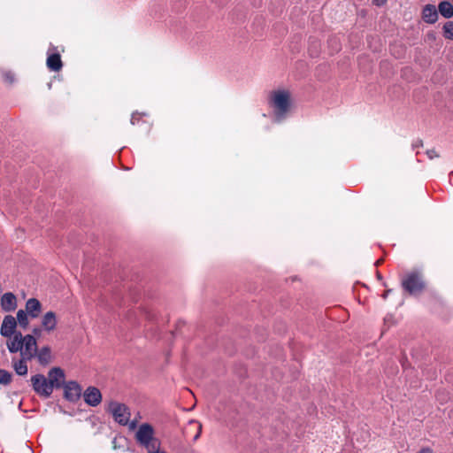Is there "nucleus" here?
I'll return each mask as SVG.
<instances>
[{"mask_svg":"<svg viewBox=\"0 0 453 453\" xmlns=\"http://www.w3.org/2000/svg\"><path fill=\"white\" fill-rule=\"evenodd\" d=\"M134 437L137 443L146 449L147 452L160 449L161 442L155 437L154 428L149 423L142 424L136 431Z\"/></svg>","mask_w":453,"mask_h":453,"instance_id":"f257e3e1","label":"nucleus"},{"mask_svg":"<svg viewBox=\"0 0 453 453\" xmlns=\"http://www.w3.org/2000/svg\"><path fill=\"white\" fill-rule=\"evenodd\" d=\"M272 104L278 121L283 119L290 108V93L287 90H278L272 94Z\"/></svg>","mask_w":453,"mask_h":453,"instance_id":"f03ea898","label":"nucleus"},{"mask_svg":"<svg viewBox=\"0 0 453 453\" xmlns=\"http://www.w3.org/2000/svg\"><path fill=\"white\" fill-rule=\"evenodd\" d=\"M34 391L41 397L49 398L53 389L49 380L42 374H36L30 379Z\"/></svg>","mask_w":453,"mask_h":453,"instance_id":"7ed1b4c3","label":"nucleus"},{"mask_svg":"<svg viewBox=\"0 0 453 453\" xmlns=\"http://www.w3.org/2000/svg\"><path fill=\"white\" fill-rule=\"evenodd\" d=\"M114 420L119 425H127L130 419V411L127 406L118 402H111L108 408Z\"/></svg>","mask_w":453,"mask_h":453,"instance_id":"20e7f679","label":"nucleus"},{"mask_svg":"<svg viewBox=\"0 0 453 453\" xmlns=\"http://www.w3.org/2000/svg\"><path fill=\"white\" fill-rule=\"evenodd\" d=\"M403 288L411 295L420 293L425 284L418 273H411L402 282Z\"/></svg>","mask_w":453,"mask_h":453,"instance_id":"39448f33","label":"nucleus"},{"mask_svg":"<svg viewBox=\"0 0 453 453\" xmlns=\"http://www.w3.org/2000/svg\"><path fill=\"white\" fill-rule=\"evenodd\" d=\"M37 342L35 336L31 334L25 335V340L23 342L20 356L25 357L26 359L32 360L34 357H35L37 354Z\"/></svg>","mask_w":453,"mask_h":453,"instance_id":"423d86ee","label":"nucleus"},{"mask_svg":"<svg viewBox=\"0 0 453 453\" xmlns=\"http://www.w3.org/2000/svg\"><path fill=\"white\" fill-rule=\"evenodd\" d=\"M64 388V396L70 402H76L81 395V387L74 380L65 382L62 387Z\"/></svg>","mask_w":453,"mask_h":453,"instance_id":"0eeeda50","label":"nucleus"},{"mask_svg":"<svg viewBox=\"0 0 453 453\" xmlns=\"http://www.w3.org/2000/svg\"><path fill=\"white\" fill-rule=\"evenodd\" d=\"M48 380L52 389L60 388L65 385V372L59 367H53L48 372Z\"/></svg>","mask_w":453,"mask_h":453,"instance_id":"6e6552de","label":"nucleus"},{"mask_svg":"<svg viewBox=\"0 0 453 453\" xmlns=\"http://www.w3.org/2000/svg\"><path fill=\"white\" fill-rule=\"evenodd\" d=\"M16 319L12 315L5 316L0 327L1 335L4 337H12L14 334H16Z\"/></svg>","mask_w":453,"mask_h":453,"instance_id":"1a4fd4ad","label":"nucleus"},{"mask_svg":"<svg viewBox=\"0 0 453 453\" xmlns=\"http://www.w3.org/2000/svg\"><path fill=\"white\" fill-rule=\"evenodd\" d=\"M84 401L87 404L96 407L102 401V394L97 388L88 387L83 394Z\"/></svg>","mask_w":453,"mask_h":453,"instance_id":"9d476101","label":"nucleus"},{"mask_svg":"<svg viewBox=\"0 0 453 453\" xmlns=\"http://www.w3.org/2000/svg\"><path fill=\"white\" fill-rule=\"evenodd\" d=\"M57 317L54 311L46 312L41 320L42 327L48 333L54 331L57 327Z\"/></svg>","mask_w":453,"mask_h":453,"instance_id":"9b49d317","label":"nucleus"},{"mask_svg":"<svg viewBox=\"0 0 453 453\" xmlns=\"http://www.w3.org/2000/svg\"><path fill=\"white\" fill-rule=\"evenodd\" d=\"M26 311L32 319H36L42 312V303L36 298H29L26 303Z\"/></svg>","mask_w":453,"mask_h":453,"instance_id":"f8f14e48","label":"nucleus"},{"mask_svg":"<svg viewBox=\"0 0 453 453\" xmlns=\"http://www.w3.org/2000/svg\"><path fill=\"white\" fill-rule=\"evenodd\" d=\"M25 336L20 332H17L12 335L10 342H7V348L11 353L21 352Z\"/></svg>","mask_w":453,"mask_h":453,"instance_id":"ddd939ff","label":"nucleus"},{"mask_svg":"<svg viewBox=\"0 0 453 453\" xmlns=\"http://www.w3.org/2000/svg\"><path fill=\"white\" fill-rule=\"evenodd\" d=\"M1 307L4 311H12L17 308V298L14 294L8 292L1 298Z\"/></svg>","mask_w":453,"mask_h":453,"instance_id":"4468645a","label":"nucleus"},{"mask_svg":"<svg viewBox=\"0 0 453 453\" xmlns=\"http://www.w3.org/2000/svg\"><path fill=\"white\" fill-rule=\"evenodd\" d=\"M422 19L425 22L434 24L438 20V11L433 4H426L422 11Z\"/></svg>","mask_w":453,"mask_h":453,"instance_id":"2eb2a0df","label":"nucleus"},{"mask_svg":"<svg viewBox=\"0 0 453 453\" xmlns=\"http://www.w3.org/2000/svg\"><path fill=\"white\" fill-rule=\"evenodd\" d=\"M47 67L53 72H58L62 69L63 63L59 53H53L48 56L46 61Z\"/></svg>","mask_w":453,"mask_h":453,"instance_id":"dca6fc26","label":"nucleus"},{"mask_svg":"<svg viewBox=\"0 0 453 453\" xmlns=\"http://www.w3.org/2000/svg\"><path fill=\"white\" fill-rule=\"evenodd\" d=\"M27 361H30V359H26L23 357H21V358L18 361L14 359L12 360V367L18 375L24 376L27 374Z\"/></svg>","mask_w":453,"mask_h":453,"instance_id":"f3484780","label":"nucleus"},{"mask_svg":"<svg viewBox=\"0 0 453 453\" xmlns=\"http://www.w3.org/2000/svg\"><path fill=\"white\" fill-rule=\"evenodd\" d=\"M38 359V362L42 365H48L51 359V350L49 346L42 347L40 350L37 349V354L35 356Z\"/></svg>","mask_w":453,"mask_h":453,"instance_id":"a211bd4d","label":"nucleus"},{"mask_svg":"<svg viewBox=\"0 0 453 453\" xmlns=\"http://www.w3.org/2000/svg\"><path fill=\"white\" fill-rule=\"evenodd\" d=\"M438 12L445 19L453 17V4L449 1H441L438 5Z\"/></svg>","mask_w":453,"mask_h":453,"instance_id":"6ab92c4d","label":"nucleus"},{"mask_svg":"<svg viewBox=\"0 0 453 453\" xmlns=\"http://www.w3.org/2000/svg\"><path fill=\"white\" fill-rule=\"evenodd\" d=\"M28 317H29V315L27 314V312L26 311L19 310L17 312V319L16 320L18 321L19 325L21 327L27 328L29 325Z\"/></svg>","mask_w":453,"mask_h":453,"instance_id":"aec40b11","label":"nucleus"},{"mask_svg":"<svg viewBox=\"0 0 453 453\" xmlns=\"http://www.w3.org/2000/svg\"><path fill=\"white\" fill-rule=\"evenodd\" d=\"M443 36L446 39L453 40V21H448L444 24L443 27Z\"/></svg>","mask_w":453,"mask_h":453,"instance_id":"412c9836","label":"nucleus"},{"mask_svg":"<svg viewBox=\"0 0 453 453\" xmlns=\"http://www.w3.org/2000/svg\"><path fill=\"white\" fill-rule=\"evenodd\" d=\"M12 375L10 372L0 369V384L9 385L12 382Z\"/></svg>","mask_w":453,"mask_h":453,"instance_id":"4be33fe9","label":"nucleus"},{"mask_svg":"<svg viewBox=\"0 0 453 453\" xmlns=\"http://www.w3.org/2000/svg\"><path fill=\"white\" fill-rule=\"evenodd\" d=\"M395 324V318H394V315L392 314H389V315H387L385 318H384V325H383V328H382V334L385 333L386 329H388L390 328L392 326H394Z\"/></svg>","mask_w":453,"mask_h":453,"instance_id":"5701e85b","label":"nucleus"},{"mask_svg":"<svg viewBox=\"0 0 453 453\" xmlns=\"http://www.w3.org/2000/svg\"><path fill=\"white\" fill-rule=\"evenodd\" d=\"M2 77L4 79V81L12 84L15 81V76H14V73L11 71H4L2 73Z\"/></svg>","mask_w":453,"mask_h":453,"instance_id":"b1692460","label":"nucleus"},{"mask_svg":"<svg viewBox=\"0 0 453 453\" xmlns=\"http://www.w3.org/2000/svg\"><path fill=\"white\" fill-rule=\"evenodd\" d=\"M426 155L430 159H434L435 157H439V154L436 152L434 149L428 150L426 151Z\"/></svg>","mask_w":453,"mask_h":453,"instance_id":"393cba45","label":"nucleus"},{"mask_svg":"<svg viewBox=\"0 0 453 453\" xmlns=\"http://www.w3.org/2000/svg\"><path fill=\"white\" fill-rule=\"evenodd\" d=\"M372 4L376 6H383L386 4L387 0H372Z\"/></svg>","mask_w":453,"mask_h":453,"instance_id":"a878e982","label":"nucleus"},{"mask_svg":"<svg viewBox=\"0 0 453 453\" xmlns=\"http://www.w3.org/2000/svg\"><path fill=\"white\" fill-rule=\"evenodd\" d=\"M42 329L41 327H35V328L33 329V331H32V332H33V334H32V335H34L35 337V336H40V335H41V334H42Z\"/></svg>","mask_w":453,"mask_h":453,"instance_id":"bb28decb","label":"nucleus"},{"mask_svg":"<svg viewBox=\"0 0 453 453\" xmlns=\"http://www.w3.org/2000/svg\"><path fill=\"white\" fill-rule=\"evenodd\" d=\"M418 453H434L430 448H422Z\"/></svg>","mask_w":453,"mask_h":453,"instance_id":"cd10ccee","label":"nucleus"},{"mask_svg":"<svg viewBox=\"0 0 453 453\" xmlns=\"http://www.w3.org/2000/svg\"><path fill=\"white\" fill-rule=\"evenodd\" d=\"M392 292V289L385 290L384 293L381 295L383 299H386L388 297V295Z\"/></svg>","mask_w":453,"mask_h":453,"instance_id":"c85d7f7f","label":"nucleus"},{"mask_svg":"<svg viewBox=\"0 0 453 453\" xmlns=\"http://www.w3.org/2000/svg\"><path fill=\"white\" fill-rule=\"evenodd\" d=\"M201 430H202V426H201V425H199L198 432H197V434L195 435L194 440H197V439H198V437L200 436V434H201Z\"/></svg>","mask_w":453,"mask_h":453,"instance_id":"c756f323","label":"nucleus"},{"mask_svg":"<svg viewBox=\"0 0 453 453\" xmlns=\"http://www.w3.org/2000/svg\"><path fill=\"white\" fill-rule=\"evenodd\" d=\"M148 453H165V451H160V449H157L155 451H148Z\"/></svg>","mask_w":453,"mask_h":453,"instance_id":"7c9ffc66","label":"nucleus"},{"mask_svg":"<svg viewBox=\"0 0 453 453\" xmlns=\"http://www.w3.org/2000/svg\"><path fill=\"white\" fill-rule=\"evenodd\" d=\"M377 276H378L379 279L380 278V273H377Z\"/></svg>","mask_w":453,"mask_h":453,"instance_id":"2f4dec72","label":"nucleus"},{"mask_svg":"<svg viewBox=\"0 0 453 453\" xmlns=\"http://www.w3.org/2000/svg\"><path fill=\"white\" fill-rule=\"evenodd\" d=\"M134 426H135V424L132 423L131 427L133 428V427H134Z\"/></svg>","mask_w":453,"mask_h":453,"instance_id":"473e14b6","label":"nucleus"}]
</instances>
